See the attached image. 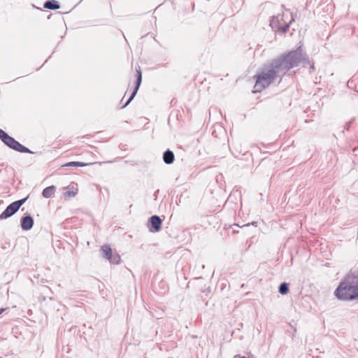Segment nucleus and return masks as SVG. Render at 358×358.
<instances>
[{
  "label": "nucleus",
  "mask_w": 358,
  "mask_h": 358,
  "mask_svg": "<svg viewBox=\"0 0 358 358\" xmlns=\"http://www.w3.org/2000/svg\"><path fill=\"white\" fill-rule=\"evenodd\" d=\"M288 27H289V24H287V25H285V27H283L282 28V31H283V32L286 31V30L287 29V28H288Z\"/></svg>",
  "instance_id": "obj_15"
},
{
  "label": "nucleus",
  "mask_w": 358,
  "mask_h": 358,
  "mask_svg": "<svg viewBox=\"0 0 358 358\" xmlns=\"http://www.w3.org/2000/svg\"><path fill=\"white\" fill-rule=\"evenodd\" d=\"M306 61V55L301 47L273 60L270 65L263 68L257 75L254 92H262L271 84L277 76L285 73L287 70L297 66L302 62L305 64Z\"/></svg>",
  "instance_id": "obj_1"
},
{
  "label": "nucleus",
  "mask_w": 358,
  "mask_h": 358,
  "mask_svg": "<svg viewBox=\"0 0 358 358\" xmlns=\"http://www.w3.org/2000/svg\"><path fill=\"white\" fill-rule=\"evenodd\" d=\"M0 358H1V357H0Z\"/></svg>",
  "instance_id": "obj_20"
},
{
  "label": "nucleus",
  "mask_w": 358,
  "mask_h": 358,
  "mask_svg": "<svg viewBox=\"0 0 358 358\" xmlns=\"http://www.w3.org/2000/svg\"><path fill=\"white\" fill-rule=\"evenodd\" d=\"M27 198L16 201L10 203L0 215V220L6 219L13 215L25 202Z\"/></svg>",
  "instance_id": "obj_4"
},
{
  "label": "nucleus",
  "mask_w": 358,
  "mask_h": 358,
  "mask_svg": "<svg viewBox=\"0 0 358 358\" xmlns=\"http://www.w3.org/2000/svg\"><path fill=\"white\" fill-rule=\"evenodd\" d=\"M310 68L313 69H314V66H313V65H311V66H310Z\"/></svg>",
  "instance_id": "obj_18"
},
{
  "label": "nucleus",
  "mask_w": 358,
  "mask_h": 358,
  "mask_svg": "<svg viewBox=\"0 0 358 358\" xmlns=\"http://www.w3.org/2000/svg\"><path fill=\"white\" fill-rule=\"evenodd\" d=\"M55 186L52 185L45 188L43 190L42 195L45 198H51L54 196L55 192Z\"/></svg>",
  "instance_id": "obj_11"
},
{
  "label": "nucleus",
  "mask_w": 358,
  "mask_h": 358,
  "mask_svg": "<svg viewBox=\"0 0 358 358\" xmlns=\"http://www.w3.org/2000/svg\"><path fill=\"white\" fill-rule=\"evenodd\" d=\"M101 251L103 257L109 260L111 264H118L120 262V256L117 253H113L112 249L109 245H103Z\"/></svg>",
  "instance_id": "obj_5"
},
{
  "label": "nucleus",
  "mask_w": 358,
  "mask_h": 358,
  "mask_svg": "<svg viewBox=\"0 0 358 358\" xmlns=\"http://www.w3.org/2000/svg\"><path fill=\"white\" fill-rule=\"evenodd\" d=\"M90 164H92V163L87 164V163H83V162H68V163L65 164L64 165V166H80V167H84V166H86L90 165Z\"/></svg>",
  "instance_id": "obj_13"
},
{
  "label": "nucleus",
  "mask_w": 358,
  "mask_h": 358,
  "mask_svg": "<svg viewBox=\"0 0 358 358\" xmlns=\"http://www.w3.org/2000/svg\"><path fill=\"white\" fill-rule=\"evenodd\" d=\"M34 220L31 216L23 217L21 220V227L23 230L27 231L32 228Z\"/></svg>",
  "instance_id": "obj_8"
},
{
  "label": "nucleus",
  "mask_w": 358,
  "mask_h": 358,
  "mask_svg": "<svg viewBox=\"0 0 358 358\" xmlns=\"http://www.w3.org/2000/svg\"><path fill=\"white\" fill-rule=\"evenodd\" d=\"M3 311H4V309L3 308H1L0 309V315L2 314Z\"/></svg>",
  "instance_id": "obj_17"
},
{
  "label": "nucleus",
  "mask_w": 358,
  "mask_h": 358,
  "mask_svg": "<svg viewBox=\"0 0 358 358\" xmlns=\"http://www.w3.org/2000/svg\"><path fill=\"white\" fill-rule=\"evenodd\" d=\"M44 8L51 10H56L59 8V5L57 1L50 0L44 3Z\"/></svg>",
  "instance_id": "obj_12"
},
{
  "label": "nucleus",
  "mask_w": 358,
  "mask_h": 358,
  "mask_svg": "<svg viewBox=\"0 0 358 358\" xmlns=\"http://www.w3.org/2000/svg\"><path fill=\"white\" fill-rule=\"evenodd\" d=\"M174 158H175L174 154L170 150H167L166 151H165L164 152L163 160L165 164H172L174 161Z\"/></svg>",
  "instance_id": "obj_10"
},
{
  "label": "nucleus",
  "mask_w": 358,
  "mask_h": 358,
  "mask_svg": "<svg viewBox=\"0 0 358 358\" xmlns=\"http://www.w3.org/2000/svg\"><path fill=\"white\" fill-rule=\"evenodd\" d=\"M65 190L62 195L65 199L72 198L76 196L78 192V188L77 185H69L64 188Z\"/></svg>",
  "instance_id": "obj_7"
},
{
  "label": "nucleus",
  "mask_w": 358,
  "mask_h": 358,
  "mask_svg": "<svg viewBox=\"0 0 358 358\" xmlns=\"http://www.w3.org/2000/svg\"><path fill=\"white\" fill-rule=\"evenodd\" d=\"M150 224L154 231L157 232L161 229L162 220L157 215H152L150 219Z\"/></svg>",
  "instance_id": "obj_9"
},
{
  "label": "nucleus",
  "mask_w": 358,
  "mask_h": 358,
  "mask_svg": "<svg viewBox=\"0 0 358 358\" xmlns=\"http://www.w3.org/2000/svg\"><path fill=\"white\" fill-rule=\"evenodd\" d=\"M0 139L9 148L22 152V153H32V152L27 148L20 144L18 141L15 140L13 137L8 135L4 131L0 129Z\"/></svg>",
  "instance_id": "obj_3"
},
{
  "label": "nucleus",
  "mask_w": 358,
  "mask_h": 358,
  "mask_svg": "<svg viewBox=\"0 0 358 358\" xmlns=\"http://www.w3.org/2000/svg\"><path fill=\"white\" fill-rule=\"evenodd\" d=\"M136 73H137V79H136V82L135 88H134L131 96L129 97L128 101L125 103V104L122 106V108L126 107L132 101V99L136 96V94L138 90V88L141 85V80H142V75H141V71L140 68L138 70H136Z\"/></svg>",
  "instance_id": "obj_6"
},
{
  "label": "nucleus",
  "mask_w": 358,
  "mask_h": 358,
  "mask_svg": "<svg viewBox=\"0 0 358 358\" xmlns=\"http://www.w3.org/2000/svg\"><path fill=\"white\" fill-rule=\"evenodd\" d=\"M289 291V288H288V285L287 283L285 282H283L282 284H280V287H279V292L281 294H286Z\"/></svg>",
  "instance_id": "obj_14"
},
{
  "label": "nucleus",
  "mask_w": 358,
  "mask_h": 358,
  "mask_svg": "<svg viewBox=\"0 0 358 358\" xmlns=\"http://www.w3.org/2000/svg\"><path fill=\"white\" fill-rule=\"evenodd\" d=\"M250 224L256 226L257 225V222H252L251 224H247L245 226H249Z\"/></svg>",
  "instance_id": "obj_16"
},
{
  "label": "nucleus",
  "mask_w": 358,
  "mask_h": 358,
  "mask_svg": "<svg viewBox=\"0 0 358 358\" xmlns=\"http://www.w3.org/2000/svg\"><path fill=\"white\" fill-rule=\"evenodd\" d=\"M241 358H246V357H242Z\"/></svg>",
  "instance_id": "obj_19"
},
{
  "label": "nucleus",
  "mask_w": 358,
  "mask_h": 358,
  "mask_svg": "<svg viewBox=\"0 0 358 358\" xmlns=\"http://www.w3.org/2000/svg\"><path fill=\"white\" fill-rule=\"evenodd\" d=\"M334 294L338 299L342 300H352L358 298V276L348 275L340 283Z\"/></svg>",
  "instance_id": "obj_2"
}]
</instances>
